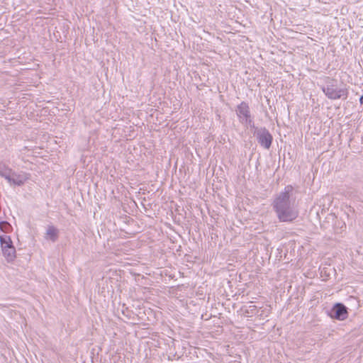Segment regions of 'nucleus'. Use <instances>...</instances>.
<instances>
[{"label": "nucleus", "instance_id": "4", "mask_svg": "<svg viewBox=\"0 0 363 363\" xmlns=\"http://www.w3.org/2000/svg\"><path fill=\"white\" fill-rule=\"evenodd\" d=\"M236 113L240 123L246 125H251L252 119L250 114V108L245 102H242L238 106Z\"/></svg>", "mask_w": 363, "mask_h": 363}, {"label": "nucleus", "instance_id": "7", "mask_svg": "<svg viewBox=\"0 0 363 363\" xmlns=\"http://www.w3.org/2000/svg\"><path fill=\"white\" fill-rule=\"evenodd\" d=\"M58 230L53 225H48L46 229L45 238L52 242H55L58 238Z\"/></svg>", "mask_w": 363, "mask_h": 363}, {"label": "nucleus", "instance_id": "3", "mask_svg": "<svg viewBox=\"0 0 363 363\" xmlns=\"http://www.w3.org/2000/svg\"><path fill=\"white\" fill-rule=\"evenodd\" d=\"M0 176L4 177L10 185L21 186L28 179L25 172H16L8 167H0Z\"/></svg>", "mask_w": 363, "mask_h": 363}, {"label": "nucleus", "instance_id": "10", "mask_svg": "<svg viewBox=\"0 0 363 363\" xmlns=\"http://www.w3.org/2000/svg\"><path fill=\"white\" fill-rule=\"evenodd\" d=\"M334 268L331 267H323L320 271V277L323 278V280L325 281L330 278V277L333 274Z\"/></svg>", "mask_w": 363, "mask_h": 363}, {"label": "nucleus", "instance_id": "14", "mask_svg": "<svg viewBox=\"0 0 363 363\" xmlns=\"http://www.w3.org/2000/svg\"><path fill=\"white\" fill-rule=\"evenodd\" d=\"M323 200H327L329 203H330V197H327V198H325L323 199Z\"/></svg>", "mask_w": 363, "mask_h": 363}, {"label": "nucleus", "instance_id": "8", "mask_svg": "<svg viewBox=\"0 0 363 363\" xmlns=\"http://www.w3.org/2000/svg\"><path fill=\"white\" fill-rule=\"evenodd\" d=\"M4 257L8 262H11L16 257V249L13 246L2 249Z\"/></svg>", "mask_w": 363, "mask_h": 363}, {"label": "nucleus", "instance_id": "13", "mask_svg": "<svg viewBox=\"0 0 363 363\" xmlns=\"http://www.w3.org/2000/svg\"><path fill=\"white\" fill-rule=\"evenodd\" d=\"M338 227H340V228H345V223H338Z\"/></svg>", "mask_w": 363, "mask_h": 363}, {"label": "nucleus", "instance_id": "11", "mask_svg": "<svg viewBox=\"0 0 363 363\" xmlns=\"http://www.w3.org/2000/svg\"><path fill=\"white\" fill-rule=\"evenodd\" d=\"M11 229V225L6 221L0 222V231L4 233H9Z\"/></svg>", "mask_w": 363, "mask_h": 363}, {"label": "nucleus", "instance_id": "1", "mask_svg": "<svg viewBox=\"0 0 363 363\" xmlns=\"http://www.w3.org/2000/svg\"><path fill=\"white\" fill-rule=\"evenodd\" d=\"M296 194L294 187L288 185L275 197L272 205L279 221L291 222L298 217Z\"/></svg>", "mask_w": 363, "mask_h": 363}, {"label": "nucleus", "instance_id": "12", "mask_svg": "<svg viewBox=\"0 0 363 363\" xmlns=\"http://www.w3.org/2000/svg\"><path fill=\"white\" fill-rule=\"evenodd\" d=\"M337 217L334 213L328 214L327 217L328 222L333 223L336 220Z\"/></svg>", "mask_w": 363, "mask_h": 363}, {"label": "nucleus", "instance_id": "2", "mask_svg": "<svg viewBox=\"0 0 363 363\" xmlns=\"http://www.w3.org/2000/svg\"><path fill=\"white\" fill-rule=\"evenodd\" d=\"M323 91L331 99H346L347 96V90L334 79H328L326 85L323 86Z\"/></svg>", "mask_w": 363, "mask_h": 363}, {"label": "nucleus", "instance_id": "15", "mask_svg": "<svg viewBox=\"0 0 363 363\" xmlns=\"http://www.w3.org/2000/svg\"><path fill=\"white\" fill-rule=\"evenodd\" d=\"M360 102L363 104V95L360 97Z\"/></svg>", "mask_w": 363, "mask_h": 363}, {"label": "nucleus", "instance_id": "9", "mask_svg": "<svg viewBox=\"0 0 363 363\" xmlns=\"http://www.w3.org/2000/svg\"><path fill=\"white\" fill-rule=\"evenodd\" d=\"M0 242L1 249L13 246L12 240L9 235H1Z\"/></svg>", "mask_w": 363, "mask_h": 363}, {"label": "nucleus", "instance_id": "5", "mask_svg": "<svg viewBox=\"0 0 363 363\" xmlns=\"http://www.w3.org/2000/svg\"><path fill=\"white\" fill-rule=\"evenodd\" d=\"M257 139L259 143L266 149H269L272 144V137L268 130L261 129L257 132Z\"/></svg>", "mask_w": 363, "mask_h": 363}, {"label": "nucleus", "instance_id": "6", "mask_svg": "<svg viewBox=\"0 0 363 363\" xmlns=\"http://www.w3.org/2000/svg\"><path fill=\"white\" fill-rule=\"evenodd\" d=\"M347 312L346 308L342 304H337L333 309L331 316L338 320L346 319Z\"/></svg>", "mask_w": 363, "mask_h": 363}]
</instances>
